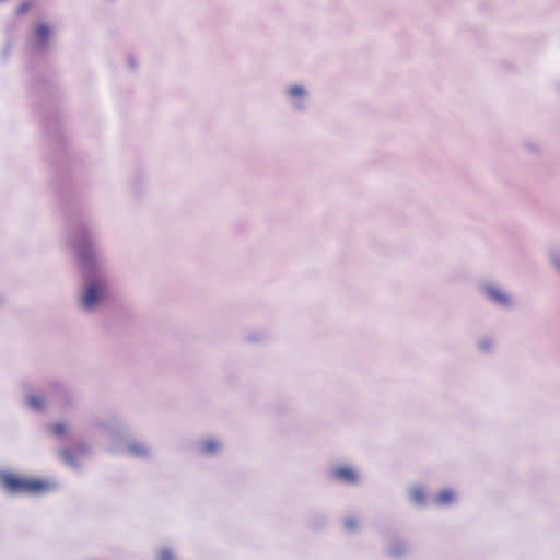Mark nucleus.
I'll return each instance as SVG.
<instances>
[{"label":"nucleus","mask_w":560,"mask_h":560,"mask_svg":"<svg viewBox=\"0 0 560 560\" xmlns=\"http://www.w3.org/2000/svg\"><path fill=\"white\" fill-rule=\"evenodd\" d=\"M523 149L530 154H539L542 151L541 143L534 138H525L522 142Z\"/></svg>","instance_id":"nucleus-16"},{"label":"nucleus","mask_w":560,"mask_h":560,"mask_svg":"<svg viewBox=\"0 0 560 560\" xmlns=\"http://www.w3.org/2000/svg\"><path fill=\"white\" fill-rule=\"evenodd\" d=\"M408 501L415 508H424L428 503V499L423 487L419 485L411 486L408 490Z\"/></svg>","instance_id":"nucleus-12"},{"label":"nucleus","mask_w":560,"mask_h":560,"mask_svg":"<svg viewBox=\"0 0 560 560\" xmlns=\"http://www.w3.org/2000/svg\"><path fill=\"white\" fill-rule=\"evenodd\" d=\"M24 402L30 409L36 412H42L46 407L47 400L43 394L26 393L24 395Z\"/></svg>","instance_id":"nucleus-13"},{"label":"nucleus","mask_w":560,"mask_h":560,"mask_svg":"<svg viewBox=\"0 0 560 560\" xmlns=\"http://www.w3.org/2000/svg\"><path fill=\"white\" fill-rule=\"evenodd\" d=\"M221 442L214 438L202 439L198 442V447L201 454L206 456H212L220 452Z\"/></svg>","instance_id":"nucleus-14"},{"label":"nucleus","mask_w":560,"mask_h":560,"mask_svg":"<svg viewBox=\"0 0 560 560\" xmlns=\"http://www.w3.org/2000/svg\"><path fill=\"white\" fill-rule=\"evenodd\" d=\"M59 388H60L61 393H66V388L62 385H59Z\"/></svg>","instance_id":"nucleus-25"},{"label":"nucleus","mask_w":560,"mask_h":560,"mask_svg":"<svg viewBox=\"0 0 560 560\" xmlns=\"http://www.w3.org/2000/svg\"><path fill=\"white\" fill-rule=\"evenodd\" d=\"M7 298L5 294L0 290V310L5 305Z\"/></svg>","instance_id":"nucleus-24"},{"label":"nucleus","mask_w":560,"mask_h":560,"mask_svg":"<svg viewBox=\"0 0 560 560\" xmlns=\"http://www.w3.org/2000/svg\"><path fill=\"white\" fill-rule=\"evenodd\" d=\"M494 338L491 336H482L477 340V350L482 354H491L494 350Z\"/></svg>","instance_id":"nucleus-15"},{"label":"nucleus","mask_w":560,"mask_h":560,"mask_svg":"<svg viewBox=\"0 0 560 560\" xmlns=\"http://www.w3.org/2000/svg\"><path fill=\"white\" fill-rule=\"evenodd\" d=\"M108 262L81 265L82 287L78 306L84 313H94L106 300L108 290Z\"/></svg>","instance_id":"nucleus-2"},{"label":"nucleus","mask_w":560,"mask_h":560,"mask_svg":"<svg viewBox=\"0 0 560 560\" xmlns=\"http://www.w3.org/2000/svg\"><path fill=\"white\" fill-rule=\"evenodd\" d=\"M360 520L354 515H347L343 518V527L348 532H355L360 527Z\"/></svg>","instance_id":"nucleus-18"},{"label":"nucleus","mask_w":560,"mask_h":560,"mask_svg":"<svg viewBox=\"0 0 560 560\" xmlns=\"http://www.w3.org/2000/svg\"><path fill=\"white\" fill-rule=\"evenodd\" d=\"M63 240L75 250L80 265L107 262L96 242L95 225L89 219H69L63 231Z\"/></svg>","instance_id":"nucleus-1"},{"label":"nucleus","mask_w":560,"mask_h":560,"mask_svg":"<svg viewBox=\"0 0 560 560\" xmlns=\"http://www.w3.org/2000/svg\"><path fill=\"white\" fill-rule=\"evenodd\" d=\"M160 560H178L176 553L171 547H164L159 552Z\"/></svg>","instance_id":"nucleus-19"},{"label":"nucleus","mask_w":560,"mask_h":560,"mask_svg":"<svg viewBox=\"0 0 560 560\" xmlns=\"http://www.w3.org/2000/svg\"><path fill=\"white\" fill-rule=\"evenodd\" d=\"M334 480L347 486H357L360 483V474L350 466H334L330 470Z\"/></svg>","instance_id":"nucleus-9"},{"label":"nucleus","mask_w":560,"mask_h":560,"mask_svg":"<svg viewBox=\"0 0 560 560\" xmlns=\"http://www.w3.org/2000/svg\"><path fill=\"white\" fill-rule=\"evenodd\" d=\"M549 261L552 267L560 273V249H552L549 253Z\"/></svg>","instance_id":"nucleus-20"},{"label":"nucleus","mask_w":560,"mask_h":560,"mask_svg":"<svg viewBox=\"0 0 560 560\" xmlns=\"http://www.w3.org/2000/svg\"><path fill=\"white\" fill-rule=\"evenodd\" d=\"M68 431V425L65 422H56L51 425V432L56 436H63Z\"/></svg>","instance_id":"nucleus-21"},{"label":"nucleus","mask_w":560,"mask_h":560,"mask_svg":"<svg viewBox=\"0 0 560 560\" xmlns=\"http://www.w3.org/2000/svg\"><path fill=\"white\" fill-rule=\"evenodd\" d=\"M108 452L115 455H127L141 462H150L154 458V447L145 440L129 438L121 442H114L108 446Z\"/></svg>","instance_id":"nucleus-4"},{"label":"nucleus","mask_w":560,"mask_h":560,"mask_svg":"<svg viewBox=\"0 0 560 560\" xmlns=\"http://www.w3.org/2000/svg\"><path fill=\"white\" fill-rule=\"evenodd\" d=\"M30 8L31 3L28 1H24L16 8V13L19 15H23L30 10Z\"/></svg>","instance_id":"nucleus-22"},{"label":"nucleus","mask_w":560,"mask_h":560,"mask_svg":"<svg viewBox=\"0 0 560 560\" xmlns=\"http://www.w3.org/2000/svg\"><path fill=\"white\" fill-rule=\"evenodd\" d=\"M246 339L248 341H252V342H259V341H262L265 339V335L264 334H257V335H247Z\"/></svg>","instance_id":"nucleus-23"},{"label":"nucleus","mask_w":560,"mask_h":560,"mask_svg":"<svg viewBox=\"0 0 560 560\" xmlns=\"http://www.w3.org/2000/svg\"><path fill=\"white\" fill-rule=\"evenodd\" d=\"M483 296L493 305L503 310H512L515 306L514 296L503 287L495 283L481 285Z\"/></svg>","instance_id":"nucleus-7"},{"label":"nucleus","mask_w":560,"mask_h":560,"mask_svg":"<svg viewBox=\"0 0 560 560\" xmlns=\"http://www.w3.org/2000/svg\"><path fill=\"white\" fill-rule=\"evenodd\" d=\"M59 457L60 459L66 464L68 465L69 467L73 468V469H79L80 467V464L79 462L75 459L73 453L69 450V448H62L60 452H59Z\"/></svg>","instance_id":"nucleus-17"},{"label":"nucleus","mask_w":560,"mask_h":560,"mask_svg":"<svg viewBox=\"0 0 560 560\" xmlns=\"http://www.w3.org/2000/svg\"><path fill=\"white\" fill-rule=\"evenodd\" d=\"M284 96L294 112L302 113L307 108L308 93L303 85L288 86Z\"/></svg>","instance_id":"nucleus-8"},{"label":"nucleus","mask_w":560,"mask_h":560,"mask_svg":"<svg viewBox=\"0 0 560 560\" xmlns=\"http://www.w3.org/2000/svg\"><path fill=\"white\" fill-rule=\"evenodd\" d=\"M0 488L11 495H43L56 491L58 485L52 479L26 478L8 469H0Z\"/></svg>","instance_id":"nucleus-3"},{"label":"nucleus","mask_w":560,"mask_h":560,"mask_svg":"<svg viewBox=\"0 0 560 560\" xmlns=\"http://www.w3.org/2000/svg\"><path fill=\"white\" fill-rule=\"evenodd\" d=\"M94 424L108 436L107 450L112 443L121 442L129 434L128 423L116 415L96 418Z\"/></svg>","instance_id":"nucleus-5"},{"label":"nucleus","mask_w":560,"mask_h":560,"mask_svg":"<svg viewBox=\"0 0 560 560\" xmlns=\"http://www.w3.org/2000/svg\"><path fill=\"white\" fill-rule=\"evenodd\" d=\"M411 549V545L407 539L395 537L388 541L386 552L393 558H401Z\"/></svg>","instance_id":"nucleus-10"},{"label":"nucleus","mask_w":560,"mask_h":560,"mask_svg":"<svg viewBox=\"0 0 560 560\" xmlns=\"http://www.w3.org/2000/svg\"><path fill=\"white\" fill-rule=\"evenodd\" d=\"M54 38V31L49 23H35L28 35V46L31 50L37 54H46L50 50Z\"/></svg>","instance_id":"nucleus-6"},{"label":"nucleus","mask_w":560,"mask_h":560,"mask_svg":"<svg viewBox=\"0 0 560 560\" xmlns=\"http://www.w3.org/2000/svg\"><path fill=\"white\" fill-rule=\"evenodd\" d=\"M459 501L458 493L450 488H445L438 492L433 498V504L439 508H451Z\"/></svg>","instance_id":"nucleus-11"}]
</instances>
